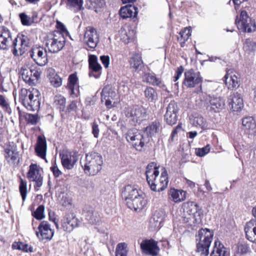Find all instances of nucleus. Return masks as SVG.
<instances>
[{
  "label": "nucleus",
  "instance_id": "nucleus-45",
  "mask_svg": "<svg viewBox=\"0 0 256 256\" xmlns=\"http://www.w3.org/2000/svg\"><path fill=\"white\" fill-rule=\"evenodd\" d=\"M191 124L196 126L200 127L202 128L206 126V122L204 118L200 116H197L190 118Z\"/></svg>",
  "mask_w": 256,
  "mask_h": 256
},
{
  "label": "nucleus",
  "instance_id": "nucleus-26",
  "mask_svg": "<svg viewBox=\"0 0 256 256\" xmlns=\"http://www.w3.org/2000/svg\"><path fill=\"white\" fill-rule=\"evenodd\" d=\"M89 67L91 71L90 76L98 78L101 74L102 66L98 62V58L94 55H90L88 58Z\"/></svg>",
  "mask_w": 256,
  "mask_h": 256
},
{
  "label": "nucleus",
  "instance_id": "nucleus-62",
  "mask_svg": "<svg viewBox=\"0 0 256 256\" xmlns=\"http://www.w3.org/2000/svg\"><path fill=\"white\" fill-rule=\"evenodd\" d=\"M27 120L28 123L32 124H35L38 121V116L34 114H28L27 117Z\"/></svg>",
  "mask_w": 256,
  "mask_h": 256
},
{
  "label": "nucleus",
  "instance_id": "nucleus-14",
  "mask_svg": "<svg viewBox=\"0 0 256 256\" xmlns=\"http://www.w3.org/2000/svg\"><path fill=\"white\" fill-rule=\"evenodd\" d=\"M4 157L8 162L15 166L19 161V154L14 142L9 144L4 148Z\"/></svg>",
  "mask_w": 256,
  "mask_h": 256
},
{
  "label": "nucleus",
  "instance_id": "nucleus-52",
  "mask_svg": "<svg viewBox=\"0 0 256 256\" xmlns=\"http://www.w3.org/2000/svg\"><path fill=\"white\" fill-rule=\"evenodd\" d=\"M20 17L22 23L24 26H29L34 22L33 20L24 13L20 14Z\"/></svg>",
  "mask_w": 256,
  "mask_h": 256
},
{
  "label": "nucleus",
  "instance_id": "nucleus-56",
  "mask_svg": "<svg viewBox=\"0 0 256 256\" xmlns=\"http://www.w3.org/2000/svg\"><path fill=\"white\" fill-rule=\"evenodd\" d=\"M16 248L22 250L24 252H32V248L29 246L28 244H25L22 242H19L16 244Z\"/></svg>",
  "mask_w": 256,
  "mask_h": 256
},
{
  "label": "nucleus",
  "instance_id": "nucleus-47",
  "mask_svg": "<svg viewBox=\"0 0 256 256\" xmlns=\"http://www.w3.org/2000/svg\"><path fill=\"white\" fill-rule=\"evenodd\" d=\"M158 167L156 166V164L154 162L149 164L146 168V175H149L150 176L152 174H155L156 176L159 175Z\"/></svg>",
  "mask_w": 256,
  "mask_h": 256
},
{
  "label": "nucleus",
  "instance_id": "nucleus-7",
  "mask_svg": "<svg viewBox=\"0 0 256 256\" xmlns=\"http://www.w3.org/2000/svg\"><path fill=\"white\" fill-rule=\"evenodd\" d=\"M20 74L24 80L30 84H34L40 76V73L36 68L31 65H24L22 66Z\"/></svg>",
  "mask_w": 256,
  "mask_h": 256
},
{
  "label": "nucleus",
  "instance_id": "nucleus-49",
  "mask_svg": "<svg viewBox=\"0 0 256 256\" xmlns=\"http://www.w3.org/2000/svg\"><path fill=\"white\" fill-rule=\"evenodd\" d=\"M44 206L43 205H40L36 210L32 213V215L36 219L40 220L44 218Z\"/></svg>",
  "mask_w": 256,
  "mask_h": 256
},
{
  "label": "nucleus",
  "instance_id": "nucleus-31",
  "mask_svg": "<svg viewBox=\"0 0 256 256\" xmlns=\"http://www.w3.org/2000/svg\"><path fill=\"white\" fill-rule=\"evenodd\" d=\"M186 192L182 190L171 188L168 192L169 198L176 203L181 202L186 198Z\"/></svg>",
  "mask_w": 256,
  "mask_h": 256
},
{
  "label": "nucleus",
  "instance_id": "nucleus-42",
  "mask_svg": "<svg viewBox=\"0 0 256 256\" xmlns=\"http://www.w3.org/2000/svg\"><path fill=\"white\" fill-rule=\"evenodd\" d=\"M130 64V66L135 70H140L142 67V62L138 54H136L134 57L131 58Z\"/></svg>",
  "mask_w": 256,
  "mask_h": 256
},
{
  "label": "nucleus",
  "instance_id": "nucleus-15",
  "mask_svg": "<svg viewBox=\"0 0 256 256\" xmlns=\"http://www.w3.org/2000/svg\"><path fill=\"white\" fill-rule=\"evenodd\" d=\"M203 98H201L202 101L209 102L210 109L214 112H219L222 110L225 105V100L220 97H211L206 94L202 93Z\"/></svg>",
  "mask_w": 256,
  "mask_h": 256
},
{
  "label": "nucleus",
  "instance_id": "nucleus-53",
  "mask_svg": "<svg viewBox=\"0 0 256 256\" xmlns=\"http://www.w3.org/2000/svg\"><path fill=\"white\" fill-rule=\"evenodd\" d=\"M129 18H132L134 22H136V16L138 14V8L134 6L129 4Z\"/></svg>",
  "mask_w": 256,
  "mask_h": 256
},
{
  "label": "nucleus",
  "instance_id": "nucleus-9",
  "mask_svg": "<svg viewBox=\"0 0 256 256\" xmlns=\"http://www.w3.org/2000/svg\"><path fill=\"white\" fill-rule=\"evenodd\" d=\"M202 78L199 72H196L194 70L190 69L184 72V78L183 84L188 88H194L201 85Z\"/></svg>",
  "mask_w": 256,
  "mask_h": 256
},
{
  "label": "nucleus",
  "instance_id": "nucleus-25",
  "mask_svg": "<svg viewBox=\"0 0 256 256\" xmlns=\"http://www.w3.org/2000/svg\"><path fill=\"white\" fill-rule=\"evenodd\" d=\"M66 88L72 98H74L78 96L80 92L79 86L78 78L76 74H72L69 76Z\"/></svg>",
  "mask_w": 256,
  "mask_h": 256
},
{
  "label": "nucleus",
  "instance_id": "nucleus-6",
  "mask_svg": "<svg viewBox=\"0 0 256 256\" xmlns=\"http://www.w3.org/2000/svg\"><path fill=\"white\" fill-rule=\"evenodd\" d=\"M236 24L240 30L250 32L256 30L255 23L249 18L247 12L245 10H242L240 18H236Z\"/></svg>",
  "mask_w": 256,
  "mask_h": 256
},
{
  "label": "nucleus",
  "instance_id": "nucleus-40",
  "mask_svg": "<svg viewBox=\"0 0 256 256\" xmlns=\"http://www.w3.org/2000/svg\"><path fill=\"white\" fill-rule=\"evenodd\" d=\"M54 104L60 111H64L66 108V99L62 95L56 96L54 98Z\"/></svg>",
  "mask_w": 256,
  "mask_h": 256
},
{
  "label": "nucleus",
  "instance_id": "nucleus-44",
  "mask_svg": "<svg viewBox=\"0 0 256 256\" xmlns=\"http://www.w3.org/2000/svg\"><path fill=\"white\" fill-rule=\"evenodd\" d=\"M0 107L8 114H11L12 111L8 99L4 96L0 94Z\"/></svg>",
  "mask_w": 256,
  "mask_h": 256
},
{
  "label": "nucleus",
  "instance_id": "nucleus-8",
  "mask_svg": "<svg viewBox=\"0 0 256 256\" xmlns=\"http://www.w3.org/2000/svg\"><path fill=\"white\" fill-rule=\"evenodd\" d=\"M129 114V122L134 126L146 120L148 117L146 110L143 106L138 105L134 106L131 108Z\"/></svg>",
  "mask_w": 256,
  "mask_h": 256
},
{
  "label": "nucleus",
  "instance_id": "nucleus-63",
  "mask_svg": "<svg viewBox=\"0 0 256 256\" xmlns=\"http://www.w3.org/2000/svg\"><path fill=\"white\" fill-rule=\"evenodd\" d=\"M56 28L59 30L60 31V32L63 35H64V34H68V32L66 30V26H64V25L62 23L60 22H57Z\"/></svg>",
  "mask_w": 256,
  "mask_h": 256
},
{
  "label": "nucleus",
  "instance_id": "nucleus-28",
  "mask_svg": "<svg viewBox=\"0 0 256 256\" xmlns=\"http://www.w3.org/2000/svg\"><path fill=\"white\" fill-rule=\"evenodd\" d=\"M12 40L10 30L4 26H0V49H8Z\"/></svg>",
  "mask_w": 256,
  "mask_h": 256
},
{
  "label": "nucleus",
  "instance_id": "nucleus-35",
  "mask_svg": "<svg viewBox=\"0 0 256 256\" xmlns=\"http://www.w3.org/2000/svg\"><path fill=\"white\" fill-rule=\"evenodd\" d=\"M163 212H156L150 220V226L154 228H160L161 227V223L163 221Z\"/></svg>",
  "mask_w": 256,
  "mask_h": 256
},
{
  "label": "nucleus",
  "instance_id": "nucleus-55",
  "mask_svg": "<svg viewBox=\"0 0 256 256\" xmlns=\"http://www.w3.org/2000/svg\"><path fill=\"white\" fill-rule=\"evenodd\" d=\"M90 4V7L93 8H102L104 4V0H88Z\"/></svg>",
  "mask_w": 256,
  "mask_h": 256
},
{
  "label": "nucleus",
  "instance_id": "nucleus-50",
  "mask_svg": "<svg viewBox=\"0 0 256 256\" xmlns=\"http://www.w3.org/2000/svg\"><path fill=\"white\" fill-rule=\"evenodd\" d=\"M248 251L249 248L247 244H239L237 246V251L234 256H240V254H246Z\"/></svg>",
  "mask_w": 256,
  "mask_h": 256
},
{
  "label": "nucleus",
  "instance_id": "nucleus-17",
  "mask_svg": "<svg viewBox=\"0 0 256 256\" xmlns=\"http://www.w3.org/2000/svg\"><path fill=\"white\" fill-rule=\"evenodd\" d=\"M140 248L143 253L152 256H156L160 251L158 242L152 239L143 240Z\"/></svg>",
  "mask_w": 256,
  "mask_h": 256
},
{
  "label": "nucleus",
  "instance_id": "nucleus-30",
  "mask_svg": "<svg viewBox=\"0 0 256 256\" xmlns=\"http://www.w3.org/2000/svg\"><path fill=\"white\" fill-rule=\"evenodd\" d=\"M84 214L86 220L92 224H96L100 221L98 213L91 207H85L84 210Z\"/></svg>",
  "mask_w": 256,
  "mask_h": 256
},
{
  "label": "nucleus",
  "instance_id": "nucleus-18",
  "mask_svg": "<svg viewBox=\"0 0 256 256\" xmlns=\"http://www.w3.org/2000/svg\"><path fill=\"white\" fill-rule=\"evenodd\" d=\"M78 226V220L73 213L66 214L62 220V226L66 232H70Z\"/></svg>",
  "mask_w": 256,
  "mask_h": 256
},
{
  "label": "nucleus",
  "instance_id": "nucleus-46",
  "mask_svg": "<svg viewBox=\"0 0 256 256\" xmlns=\"http://www.w3.org/2000/svg\"><path fill=\"white\" fill-rule=\"evenodd\" d=\"M127 244L125 242L119 243L116 247V256H128Z\"/></svg>",
  "mask_w": 256,
  "mask_h": 256
},
{
  "label": "nucleus",
  "instance_id": "nucleus-4",
  "mask_svg": "<svg viewBox=\"0 0 256 256\" xmlns=\"http://www.w3.org/2000/svg\"><path fill=\"white\" fill-rule=\"evenodd\" d=\"M46 46L52 53L60 52L65 44L66 40L62 34L58 31L54 32L45 38Z\"/></svg>",
  "mask_w": 256,
  "mask_h": 256
},
{
  "label": "nucleus",
  "instance_id": "nucleus-24",
  "mask_svg": "<svg viewBox=\"0 0 256 256\" xmlns=\"http://www.w3.org/2000/svg\"><path fill=\"white\" fill-rule=\"evenodd\" d=\"M162 170L160 180L158 181L156 180L155 182L150 185V189L153 191L160 192L164 190L167 187L168 182V172L164 168Z\"/></svg>",
  "mask_w": 256,
  "mask_h": 256
},
{
  "label": "nucleus",
  "instance_id": "nucleus-13",
  "mask_svg": "<svg viewBox=\"0 0 256 256\" xmlns=\"http://www.w3.org/2000/svg\"><path fill=\"white\" fill-rule=\"evenodd\" d=\"M27 178L30 181L35 182V188L42 186L43 178L40 173V168L36 164H32L30 166Z\"/></svg>",
  "mask_w": 256,
  "mask_h": 256
},
{
  "label": "nucleus",
  "instance_id": "nucleus-5",
  "mask_svg": "<svg viewBox=\"0 0 256 256\" xmlns=\"http://www.w3.org/2000/svg\"><path fill=\"white\" fill-rule=\"evenodd\" d=\"M182 218L184 222L190 226H194L198 223L196 214L198 210V206L195 202H188L182 205Z\"/></svg>",
  "mask_w": 256,
  "mask_h": 256
},
{
  "label": "nucleus",
  "instance_id": "nucleus-29",
  "mask_svg": "<svg viewBox=\"0 0 256 256\" xmlns=\"http://www.w3.org/2000/svg\"><path fill=\"white\" fill-rule=\"evenodd\" d=\"M46 150L47 146L45 138L42 136H39L35 146V152L36 155L38 157L46 160Z\"/></svg>",
  "mask_w": 256,
  "mask_h": 256
},
{
  "label": "nucleus",
  "instance_id": "nucleus-16",
  "mask_svg": "<svg viewBox=\"0 0 256 256\" xmlns=\"http://www.w3.org/2000/svg\"><path fill=\"white\" fill-rule=\"evenodd\" d=\"M61 162L63 167L68 170H72L78 161L77 154L74 152L64 151L60 154Z\"/></svg>",
  "mask_w": 256,
  "mask_h": 256
},
{
  "label": "nucleus",
  "instance_id": "nucleus-3",
  "mask_svg": "<svg viewBox=\"0 0 256 256\" xmlns=\"http://www.w3.org/2000/svg\"><path fill=\"white\" fill-rule=\"evenodd\" d=\"M102 164V155L98 152H92L86 154L82 166L85 174L94 176L101 170Z\"/></svg>",
  "mask_w": 256,
  "mask_h": 256
},
{
  "label": "nucleus",
  "instance_id": "nucleus-2",
  "mask_svg": "<svg viewBox=\"0 0 256 256\" xmlns=\"http://www.w3.org/2000/svg\"><path fill=\"white\" fill-rule=\"evenodd\" d=\"M40 94L37 89H22L20 100L22 104L29 110H38L40 105Z\"/></svg>",
  "mask_w": 256,
  "mask_h": 256
},
{
  "label": "nucleus",
  "instance_id": "nucleus-59",
  "mask_svg": "<svg viewBox=\"0 0 256 256\" xmlns=\"http://www.w3.org/2000/svg\"><path fill=\"white\" fill-rule=\"evenodd\" d=\"M102 63L106 68H108L110 64V57L108 56H100Z\"/></svg>",
  "mask_w": 256,
  "mask_h": 256
},
{
  "label": "nucleus",
  "instance_id": "nucleus-61",
  "mask_svg": "<svg viewBox=\"0 0 256 256\" xmlns=\"http://www.w3.org/2000/svg\"><path fill=\"white\" fill-rule=\"evenodd\" d=\"M50 170L52 172L54 175L56 177L59 176L60 174H62L61 171L59 170L58 166L55 162L54 165L50 168Z\"/></svg>",
  "mask_w": 256,
  "mask_h": 256
},
{
  "label": "nucleus",
  "instance_id": "nucleus-11",
  "mask_svg": "<svg viewBox=\"0 0 256 256\" xmlns=\"http://www.w3.org/2000/svg\"><path fill=\"white\" fill-rule=\"evenodd\" d=\"M54 234V230L51 228L50 224L46 221L42 222L38 226V231H36L37 237L42 241L50 240Z\"/></svg>",
  "mask_w": 256,
  "mask_h": 256
},
{
  "label": "nucleus",
  "instance_id": "nucleus-58",
  "mask_svg": "<svg viewBox=\"0 0 256 256\" xmlns=\"http://www.w3.org/2000/svg\"><path fill=\"white\" fill-rule=\"evenodd\" d=\"M119 14L120 16L123 18L126 19L128 18V5H126L122 7L119 11Z\"/></svg>",
  "mask_w": 256,
  "mask_h": 256
},
{
  "label": "nucleus",
  "instance_id": "nucleus-34",
  "mask_svg": "<svg viewBox=\"0 0 256 256\" xmlns=\"http://www.w3.org/2000/svg\"><path fill=\"white\" fill-rule=\"evenodd\" d=\"M162 128L160 122L155 120L146 128V132L148 136H152L160 132Z\"/></svg>",
  "mask_w": 256,
  "mask_h": 256
},
{
  "label": "nucleus",
  "instance_id": "nucleus-64",
  "mask_svg": "<svg viewBox=\"0 0 256 256\" xmlns=\"http://www.w3.org/2000/svg\"><path fill=\"white\" fill-rule=\"evenodd\" d=\"M140 196L137 189L132 188V190L129 193V200H132V198H136Z\"/></svg>",
  "mask_w": 256,
  "mask_h": 256
},
{
  "label": "nucleus",
  "instance_id": "nucleus-1",
  "mask_svg": "<svg viewBox=\"0 0 256 256\" xmlns=\"http://www.w3.org/2000/svg\"><path fill=\"white\" fill-rule=\"evenodd\" d=\"M214 232L208 228H201L196 235V252L201 256L209 254V248L214 237Z\"/></svg>",
  "mask_w": 256,
  "mask_h": 256
},
{
  "label": "nucleus",
  "instance_id": "nucleus-33",
  "mask_svg": "<svg viewBox=\"0 0 256 256\" xmlns=\"http://www.w3.org/2000/svg\"><path fill=\"white\" fill-rule=\"evenodd\" d=\"M228 252L224 244L218 240H215L210 256H226Z\"/></svg>",
  "mask_w": 256,
  "mask_h": 256
},
{
  "label": "nucleus",
  "instance_id": "nucleus-39",
  "mask_svg": "<svg viewBox=\"0 0 256 256\" xmlns=\"http://www.w3.org/2000/svg\"><path fill=\"white\" fill-rule=\"evenodd\" d=\"M116 96V94L114 92L111 86H106L102 89L101 96H102V101L104 102V98H110V99H114V98Z\"/></svg>",
  "mask_w": 256,
  "mask_h": 256
},
{
  "label": "nucleus",
  "instance_id": "nucleus-57",
  "mask_svg": "<svg viewBox=\"0 0 256 256\" xmlns=\"http://www.w3.org/2000/svg\"><path fill=\"white\" fill-rule=\"evenodd\" d=\"M180 35L181 39L180 40L186 41L189 38V36L191 35L190 29L186 28L184 30L180 32Z\"/></svg>",
  "mask_w": 256,
  "mask_h": 256
},
{
  "label": "nucleus",
  "instance_id": "nucleus-38",
  "mask_svg": "<svg viewBox=\"0 0 256 256\" xmlns=\"http://www.w3.org/2000/svg\"><path fill=\"white\" fill-rule=\"evenodd\" d=\"M132 208L135 211L142 210L146 204V200L142 196L132 198Z\"/></svg>",
  "mask_w": 256,
  "mask_h": 256
},
{
  "label": "nucleus",
  "instance_id": "nucleus-37",
  "mask_svg": "<svg viewBox=\"0 0 256 256\" xmlns=\"http://www.w3.org/2000/svg\"><path fill=\"white\" fill-rule=\"evenodd\" d=\"M243 48L248 54L254 52L256 50V42L250 38H246L243 42Z\"/></svg>",
  "mask_w": 256,
  "mask_h": 256
},
{
  "label": "nucleus",
  "instance_id": "nucleus-36",
  "mask_svg": "<svg viewBox=\"0 0 256 256\" xmlns=\"http://www.w3.org/2000/svg\"><path fill=\"white\" fill-rule=\"evenodd\" d=\"M144 96L150 102H155L158 100L157 92L152 87L147 86L144 91Z\"/></svg>",
  "mask_w": 256,
  "mask_h": 256
},
{
  "label": "nucleus",
  "instance_id": "nucleus-41",
  "mask_svg": "<svg viewBox=\"0 0 256 256\" xmlns=\"http://www.w3.org/2000/svg\"><path fill=\"white\" fill-rule=\"evenodd\" d=\"M18 189L22 202H24L28 194L27 182L26 180L22 178H20Z\"/></svg>",
  "mask_w": 256,
  "mask_h": 256
},
{
  "label": "nucleus",
  "instance_id": "nucleus-19",
  "mask_svg": "<svg viewBox=\"0 0 256 256\" xmlns=\"http://www.w3.org/2000/svg\"><path fill=\"white\" fill-rule=\"evenodd\" d=\"M178 110L177 104L174 101H171L167 107L164 115V120L168 124L172 125L176 123Z\"/></svg>",
  "mask_w": 256,
  "mask_h": 256
},
{
  "label": "nucleus",
  "instance_id": "nucleus-48",
  "mask_svg": "<svg viewBox=\"0 0 256 256\" xmlns=\"http://www.w3.org/2000/svg\"><path fill=\"white\" fill-rule=\"evenodd\" d=\"M145 76L147 82L153 86H160V80L156 78L155 75L151 74H146Z\"/></svg>",
  "mask_w": 256,
  "mask_h": 256
},
{
  "label": "nucleus",
  "instance_id": "nucleus-27",
  "mask_svg": "<svg viewBox=\"0 0 256 256\" xmlns=\"http://www.w3.org/2000/svg\"><path fill=\"white\" fill-rule=\"evenodd\" d=\"M242 126L245 133L248 136H256V122L252 116H246L243 118Z\"/></svg>",
  "mask_w": 256,
  "mask_h": 256
},
{
  "label": "nucleus",
  "instance_id": "nucleus-60",
  "mask_svg": "<svg viewBox=\"0 0 256 256\" xmlns=\"http://www.w3.org/2000/svg\"><path fill=\"white\" fill-rule=\"evenodd\" d=\"M120 34L121 40H122L125 44H126L128 41V36L127 35V32L125 28H121Z\"/></svg>",
  "mask_w": 256,
  "mask_h": 256
},
{
  "label": "nucleus",
  "instance_id": "nucleus-32",
  "mask_svg": "<svg viewBox=\"0 0 256 256\" xmlns=\"http://www.w3.org/2000/svg\"><path fill=\"white\" fill-rule=\"evenodd\" d=\"M256 229V220H251L247 222L244 226V232L246 238L250 242L255 234Z\"/></svg>",
  "mask_w": 256,
  "mask_h": 256
},
{
  "label": "nucleus",
  "instance_id": "nucleus-21",
  "mask_svg": "<svg viewBox=\"0 0 256 256\" xmlns=\"http://www.w3.org/2000/svg\"><path fill=\"white\" fill-rule=\"evenodd\" d=\"M28 44V42L26 37H18L12 42L13 54L15 56H22L26 51Z\"/></svg>",
  "mask_w": 256,
  "mask_h": 256
},
{
  "label": "nucleus",
  "instance_id": "nucleus-10",
  "mask_svg": "<svg viewBox=\"0 0 256 256\" xmlns=\"http://www.w3.org/2000/svg\"><path fill=\"white\" fill-rule=\"evenodd\" d=\"M30 56L39 66H44L48 62L46 50L41 46L32 48L30 52Z\"/></svg>",
  "mask_w": 256,
  "mask_h": 256
},
{
  "label": "nucleus",
  "instance_id": "nucleus-20",
  "mask_svg": "<svg viewBox=\"0 0 256 256\" xmlns=\"http://www.w3.org/2000/svg\"><path fill=\"white\" fill-rule=\"evenodd\" d=\"M225 84L228 90H234L238 88L240 85V78L238 74L229 70L224 76Z\"/></svg>",
  "mask_w": 256,
  "mask_h": 256
},
{
  "label": "nucleus",
  "instance_id": "nucleus-51",
  "mask_svg": "<svg viewBox=\"0 0 256 256\" xmlns=\"http://www.w3.org/2000/svg\"><path fill=\"white\" fill-rule=\"evenodd\" d=\"M50 80L51 84L55 88L60 87L62 84V78L56 74L52 76Z\"/></svg>",
  "mask_w": 256,
  "mask_h": 256
},
{
  "label": "nucleus",
  "instance_id": "nucleus-22",
  "mask_svg": "<svg viewBox=\"0 0 256 256\" xmlns=\"http://www.w3.org/2000/svg\"><path fill=\"white\" fill-rule=\"evenodd\" d=\"M132 136L129 134L130 143L132 148L136 150L142 151L145 144V140L143 135L137 129L134 130Z\"/></svg>",
  "mask_w": 256,
  "mask_h": 256
},
{
  "label": "nucleus",
  "instance_id": "nucleus-54",
  "mask_svg": "<svg viewBox=\"0 0 256 256\" xmlns=\"http://www.w3.org/2000/svg\"><path fill=\"white\" fill-rule=\"evenodd\" d=\"M210 150V146L207 145L202 148H198L196 149V154L199 156H203L206 154H208Z\"/></svg>",
  "mask_w": 256,
  "mask_h": 256
},
{
  "label": "nucleus",
  "instance_id": "nucleus-12",
  "mask_svg": "<svg viewBox=\"0 0 256 256\" xmlns=\"http://www.w3.org/2000/svg\"><path fill=\"white\" fill-rule=\"evenodd\" d=\"M84 44L90 48H94L99 42V36L96 30L92 27L86 28L84 36Z\"/></svg>",
  "mask_w": 256,
  "mask_h": 256
},
{
  "label": "nucleus",
  "instance_id": "nucleus-23",
  "mask_svg": "<svg viewBox=\"0 0 256 256\" xmlns=\"http://www.w3.org/2000/svg\"><path fill=\"white\" fill-rule=\"evenodd\" d=\"M228 104L230 110L239 112L244 106V102L241 94L238 92L232 94L228 99Z\"/></svg>",
  "mask_w": 256,
  "mask_h": 256
},
{
  "label": "nucleus",
  "instance_id": "nucleus-43",
  "mask_svg": "<svg viewBox=\"0 0 256 256\" xmlns=\"http://www.w3.org/2000/svg\"><path fill=\"white\" fill-rule=\"evenodd\" d=\"M83 0H68V6L75 12L82 8Z\"/></svg>",
  "mask_w": 256,
  "mask_h": 256
}]
</instances>
